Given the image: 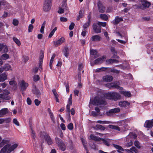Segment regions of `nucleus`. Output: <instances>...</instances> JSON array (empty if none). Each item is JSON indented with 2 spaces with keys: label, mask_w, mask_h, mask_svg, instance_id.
Here are the masks:
<instances>
[{
  "label": "nucleus",
  "mask_w": 153,
  "mask_h": 153,
  "mask_svg": "<svg viewBox=\"0 0 153 153\" xmlns=\"http://www.w3.org/2000/svg\"><path fill=\"white\" fill-rule=\"evenodd\" d=\"M97 25H101L103 27H105L106 25V22H99L97 23Z\"/></svg>",
  "instance_id": "603ef678"
},
{
  "label": "nucleus",
  "mask_w": 153,
  "mask_h": 153,
  "mask_svg": "<svg viewBox=\"0 0 153 153\" xmlns=\"http://www.w3.org/2000/svg\"><path fill=\"white\" fill-rule=\"evenodd\" d=\"M3 94H0V98L3 100H9L11 99V97L8 95L10 94V92L8 89H5L3 91ZM1 100H0V102Z\"/></svg>",
  "instance_id": "0eeeda50"
},
{
  "label": "nucleus",
  "mask_w": 153,
  "mask_h": 153,
  "mask_svg": "<svg viewBox=\"0 0 153 153\" xmlns=\"http://www.w3.org/2000/svg\"><path fill=\"white\" fill-rule=\"evenodd\" d=\"M8 110L7 108H3L0 110V117H2L4 116L8 113Z\"/></svg>",
  "instance_id": "b1692460"
},
{
  "label": "nucleus",
  "mask_w": 153,
  "mask_h": 153,
  "mask_svg": "<svg viewBox=\"0 0 153 153\" xmlns=\"http://www.w3.org/2000/svg\"><path fill=\"white\" fill-rule=\"evenodd\" d=\"M140 2L142 5L145 7H149L151 4L150 3L146 0H140Z\"/></svg>",
  "instance_id": "6ab92c4d"
},
{
  "label": "nucleus",
  "mask_w": 153,
  "mask_h": 153,
  "mask_svg": "<svg viewBox=\"0 0 153 153\" xmlns=\"http://www.w3.org/2000/svg\"><path fill=\"white\" fill-rule=\"evenodd\" d=\"M19 85V88L22 91H25L28 86V83L23 80L20 81Z\"/></svg>",
  "instance_id": "9d476101"
},
{
  "label": "nucleus",
  "mask_w": 153,
  "mask_h": 153,
  "mask_svg": "<svg viewBox=\"0 0 153 153\" xmlns=\"http://www.w3.org/2000/svg\"><path fill=\"white\" fill-rule=\"evenodd\" d=\"M93 27V29L95 33H98L101 32L100 27L97 26L96 24H94Z\"/></svg>",
  "instance_id": "412c9836"
},
{
  "label": "nucleus",
  "mask_w": 153,
  "mask_h": 153,
  "mask_svg": "<svg viewBox=\"0 0 153 153\" xmlns=\"http://www.w3.org/2000/svg\"><path fill=\"white\" fill-rule=\"evenodd\" d=\"M13 122L16 126H19V122H18L17 119H16V118H14L13 119Z\"/></svg>",
  "instance_id": "bf43d9fd"
},
{
  "label": "nucleus",
  "mask_w": 153,
  "mask_h": 153,
  "mask_svg": "<svg viewBox=\"0 0 153 153\" xmlns=\"http://www.w3.org/2000/svg\"><path fill=\"white\" fill-rule=\"evenodd\" d=\"M120 83L119 82H116L114 83H110L106 84V86L109 88H115L120 90H122L123 88L120 87L119 86Z\"/></svg>",
  "instance_id": "423d86ee"
},
{
  "label": "nucleus",
  "mask_w": 153,
  "mask_h": 153,
  "mask_svg": "<svg viewBox=\"0 0 153 153\" xmlns=\"http://www.w3.org/2000/svg\"><path fill=\"white\" fill-rule=\"evenodd\" d=\"M97 127L98 128L102 130H104L105 128L104 127L100 125H97Z\"/></svg>",
  "instance_id": "774afa93"
},
{
  "label": "nucleus",
  "mask_w": 153,
  "mask_h": 153,
  "mask_svg": "<svg viewBox=\"0 0 153 153\" xmlns=\"http://www.w3.org/2000/svg\"><path fill=\"white\" fill-rule=\"evenodd\" d=\"M32 91L37 97L39 98L40 97L41 94L38 89L36 88L35 85L33 86Z\"/></svg>",
  "instance_id": "aec40b11"
},
{
  "label": "nucleus",
  "mask_w": 153,
  "mask_h": 153,
  "mask_svg": "<svg viewBox=\"0 0 153 153\" xmlns=\"http://www.w3.org/2000/svg\"><path fill=\"white\" fill-rule=\"evenodd\" d=\"M9 84L10 85L15 86L17 87V84L15 81L14 80H11L9 82Z\"/></svg>",
  "instance_id": "37998d69"
},
{
  "label": "nucleus",
  "mask_w": 153,
  "mask_h": 153,
  "mask_svg": "<svg viewBox=\"0 0 153 153\" xmlns=\"http://www.w3.org/2000/svg\"><path fill=\"white\" fill-rule=\"evenodd\" d=\"M124 39L126 40V41H123V40H121L118 39H117L116 40H117V41H118L120 43L124 44L126 43V42L127 41V40L128 39L127 37L126 36V34L124 35Z\"/></svg>",
  "instance_id": "f704fd0d"
},
{
  "label": "nucleus",
  "mask_w": 153,
  "mask_h": 153,
  "mask_svg": "<svg viewBox=\"0 0 153 153\" xmlns=\"http://www.w3.org/2000/svg\"><path fill=\"white\" fill-rule=\"evenodd\" d=\"M106 59L105 56H103L96 59L94 61L96 64H99L102 63Z\"/></svg>",
  "instance_id": "dca6fc26"
},
{
  "label": "nucleus",
  "mask_w": 153,
  "mask_h": 153,
  "mask_svg": "<svg viewBox=\"0 0 153 153\" xmlns=\"http://www.w3.org/2000/svg\"><path fill=\"white\" fill-rule=\"evenodd\" d=\"M69 130H72L74 128L73 125L72 123H70L67 126Z\"/></svg>",
  "instance_id": "3c124183"
},
{
  "label": "nucleus",
  "mask_w": 153,
  "mask_h": 153,
  "mask_svg": "<svg viewBox=\"0 0 153 153\" xmlns=\"http://www.w3.org/2000/svg\"><path fill=\"white\" fill-rule=\"evenodd\" d=\"M27 103L28 105H31L32 104V101L30 99L29 97H27L26 100Z\"/></svg>",
  "instance_id": "13d9d810"
},
{
  "label": "nucleus",
  "mask_w": 153,
  "mask_h": 153,
  "mask_svg": "<svg viewBox=\"0 0 153 153\" xmlns=\"http://www.w3.org/2000/svg\"><path fill=\"white\" fill-rule=\"evenodd\" d=\"M67 4L66 1H63L62 3L61 7H60L59 8V10H58V13L59 14L63 13L65 10H67V8L66 6Z\"/></svg>",
  "instance_id": "9b49d317"
},
{
  "label": "nucleus",
  "mask_w": 153,
  "mask_h": 153,
  "mask_svg": "<svg viewBox=\"0 0 153 153\" xmlns=\"http://www.w3.org/2000/svg\"><path fill=\"white\" fill-rule=\"evenodd\" d=\"M43 57H42L41 58L39 59V70L41 69V70L42 69V64L43 61Z\"/></svg>",
  "instance_id": "c03bdc74"
},
{
  "label": "nucleus",
  "mask_w": 153,
  "mask_h": 153,
  "mask_svg": "<svg viewBox=\"0 0 153 153\" xmlns=\"http://www.w3.org/2000/svg\"><path fill=\"white\" fill-rule=\"evenodd\" d=\"M13 24L14 26H17L19 24V21L17 19H13Z\"/></svg>",
  "instance_id": "de8ad7c7"
},
{
  "label": "nucleus",
  "mask_w": 153,
  "mask_h": 153,
  "mask_svg": "<svg viewBox=\"0 0 153 153\" xmlns=\"http://www.w3.org/2000/svg\"><path fill=\"white\" fill-rule=\"evenodd\" d=\"M2 50H3V51L4 53H7L8 51V49L7 46L5 45H4L3 44Z\"/></svg>",
  "instance_id": "09e8293b"
},
{
  "label": "nucleus",
  "mask_w": 153,
  "mask_h": 153,
  "mask_svg": "<svg viewBox=\"0 0 153 153\" xmlns=\"http://www.w3.org/2000/svg\"><path fill=\"white\" fill-rule=\"evenodd\" d=\"M113 59H110L108 60H107L106 61V64H111L113 63Z\"/></svg>",
  "instance_id": "5fc2aeb1"
},
{
  "label": "nucleus",
  "mask_w": 153,
  "mask_h": 153,
  "mask_svg": "<svg viewBox=\"0 0 153 153\" xmlns=\"http://www.w3.org/2000/svg\"><path fill=\"white\" fill-rule=\"evenodd\" d=\"M90 137L91 139L96 141H100L101 139V138L98 137L93 134L90 135Z\"/></svg>",
  "instance_id": "72a5a7b5"
},
{
  "label": "nucleus",
  "mask_w": 153,
  "mask_h": 153,
  "mask_svg": "<svg viewBox=\"0 0 153 153\" xmlns=\"http://www.w3.org/2000/svg\"><path fill=\"white\" fill-rule=\"evenodd\" d=\"M55 140L59 149L62 151H65L66 149V147L62 140L57 137L55 138Z\"/></svg>",
  "instance_id": "6e6552de"
},
{
  "label": "nucleus",
  "mask_w": 153,
  "mask_h": 153,
  "mask_svg": "<svg viewBox=\"0 0 153 153\" xmlns=\"http://www.w3.org/2000/svg\"><path fill=\"white\" fill-rule=\"evenodd\" d=\"M131 120L130 119H126L124 120L120 121L118 122V124L119 126L123 125L125 126H127L128 123H130Z\"/></svg>",
  "instance_id": "2eb2a0df"
},
{
  "label": "nucleus",
  "mask_w": 153,
  "mask_h": 153,
  "mask_svg": "<svg viewBox=\"0 0 153 153\" xmlns=\"http://www.w3.org/2000/svg\"><path fill=\"white\" fill-rule=\"evenodd\" d=\"M18 146L17 143H15L11 146L9 144H7L1 149V153H10L17 148Z\"/></svg>",
  "instance_id": "7ed1b4c3"
},
{
  "label": "nucleus",
  "mask_w": 153,
  "mask_h": 153,
  "mask_svg": "<svg viewBox=\"0 0 153 153\" xmlns=\"http://www.w3.org/2000/svg\"><path fill=\"white\" fill-rule=\"evenodd\" d=\"M34 103L35 105L36 106H38L41 103V102L38 99H35L34 100Z\"/></svg>",
  "instance_id": "680f3d73"
},
{
  "label": "nucleus",
  "mask_w": 153,
  "mask_h": 153,
  "mask_svg": "<svg viewBox=\"0 0 153 153\" xmlns=\"http://www.w3.org/2000/svg\"><path fill=\"white\" fill-rule=\"evenodd\" d=\"M8 142V141L7 140H3L0 143V148L2 147L4 145L7 143Z\"/></svg>",
  "instance_id": "79ce46f5"
},
{
  "label": "nucleus",
  "mask_w": 153,
  "mask_h": 153,
  "mask_svg": "<svg viewBox=\"0 0 153 153\" xmlns=\"http://www.w3.org/2000/svg\"><path fill=\"white\" fill-rule=\"evenodd\" d=\"M7 79V76L5 73H2L0 75V82H3Z\"/></svg>",
  "instance_id": "4be33fe9"
},
{
  "label": "nucleus",
  "mask_w": 153,
  "mask_h": 153,
  "mask_svg": "<svg viewBox=\"0 0 153 153\" xmlns=\"http://www.w3.org/2000/svg\"><path fill=\"white\" fill-rule=\"evenodd\" d=\"M46 24V22L45 21H44L42 24L40 30V32L42 33H44V30L45 27V25Z\"/></svg>",
  "instance_id": "e433bc0d"
},
{
  "label": "nucleus",
  "mask_w": 153,
  "mask_h": 153,
  "mask_svg": "<svg viewBox=\"0 0 153 153\" xmlns=\"http://www.w3.org/2000/svg\"><path fill=\"white\" fill-rule=\"evenodd\" d=\"M101 37L99 35H95L93 36L91 38V40L92 41L98 42L100 40Z\"/></svg>",
  "instance_id": "393cba45"
},
{
  "label": "nucleus",
  "mask_w": 153,
  "mask_h": 153,
  "mask_svg": "<svg viewBox=\"0 0 153 153\" xmlns=\"http://www.w3.org/2000/svg\"><path fill=\"white\" fill-rule=\"evenodd\" d=\"M106 98L109 100L117 101L121 98L120 95L115 92H108L105 94Z\"/></svg>",
  "instance_id": "f03ea898"
},
{
  "label": "nucleus",
  "mask_w": 153,
  "mask_h": 153,
  "mask_svg": "<svg viewBox=\"0 0 153 153\" xmlns=\"http://www.w3.org/2000/svg\"><path fill=\"white\" fill-rule=\"evenodd\" d=\"M118 105L121 107L127 108L129 106L130 103L128 101H124L120 102Z\"/></svg>",
  "instance_id": "4468645a"
},
{
  "label": "nucleus",
  "mask_w": 153,
  "mask_h": 153,
  "mask_svg": "<svg viewBox=\"0 0 153 153\" xmlns=\"http://www.w3.org/2000/svg\"><path fill=\"white\" fill-rule=\"evenodd\" d=\"M153 126V119L146 121L144 124V126L146 128H151Z\"/></svg>",
  "instance_id": "a211bd4d"
},
{
  "label": "nucleus",
  "mask_w": 153,
  "mask_h": 153,
  "mask_svg": "<svg viewBox=\"0 0 153 153\" xmlns=\"http://www.w3.org/2000/svg\"><path fill=\"white\" fill-rule=\"evenodd\" d=\"M10 57L9 54L5 53L3 54L0 57V59L1 60H6L9 59Z\"/></svg>",
  "instance_id": "c756f323"
},
{
  "label": "nucleus",
  "mask_w": 153,
  "mask_h": 153,
  "mask_svg": "<svg viewBox=\"0 0 153 153\" xmlns=\"http://www.w3.org/2000/svg\"><path fill=\"white\" fill-rule=\"evenodd\" d=\"M90 19H88V21L87 22L85 23L83 26V29L84 30H87V28L88 27L90 24Z\"/></svg>",
  "instance_id": "473e14b6"
},
{
  "label": "nucleus",
  "mask_w": 153,
  "mask_h": 153,
  "mask_svg": "<svg viewBox=\"0 0 153 153\" xmlns=\"http://www.w3.org/2000/svg\"><path fill=\"white\" fill-rule=\"evenodd\" d=\"M52 1L45 0L43 6L44 11L47 12L50 10L51 8Z\"/></svg>",
  "instance_id": "1a4fd4ad"
},
{
  "label": "nucleus",
  "mask_w": 153,
  "mask_h": 153,
  "mask_svg": "<svg viewBox=\"0 0 153 153\" xmlns=\"http://www.w3.org/2000/svg\"><path fill=\"white\" fill-rule=\"evenodd\" d=\"M114 146L115 147L116 149H118L119 150L124 151V149H123L120 146L118 145H114Z\"/></svg>",
  "instance_id": "a18cd8bd"
},
{
  "label": "nucleus",
  "mask_w": 153,
  "mask_h": 153,
  "mask_svg": "<svg viewBox=\"0 0 153 153\" xmlns=\"http://www.w3.org/2000/svg\"><path fill=\"white\" fill-rule=\"evenodd\" d=\"M3 69V71H5L9 70H12L11 66L8 64H7L4 65L3 68H1Z\"/></svg>",
  "instance_id": "a878e982"
},
{
  "label": "nucleus",
  "mask_w": 153,
  "mask_h": 153,
  "mask_svg": "<svg viewBox=\"0 0 153 153\" xmlns=\"http://www.w3.org/2000/svg\"><path fill=\"white\" fill-rule=\"evenodd\" d=\"M120 93L126 97H129L131 96V93L128 91H120Z\"/></svg>",
  "instance_id": "bb28decb"
},
{
  "label": "nucleus",
  "mask_w": 153,
  "mask_h": 153,
  "mask_svg": "<svg viewBox=\"0 0 153 153\" xmlns=\"http://www.w3.org/2000/svg\"><path fill=\"white\" fill-rule=\"evenodd\" d=\"M120 111V108H115L110 110L106 112V114L108 116H111L112 114L118 113Z\"/></svg>",
  "instance_id": "f8f14e48"
},
{
  "label": "nucleus",
  "mask_w": 153,
  "mask_h": 153,
  "mask_svg": "<svg viewBox=\"0 0 153 153\" xmlns=\"http://www.w3.org/2000/svg\"><path fill=\"white\" fill-rule=\"evenodd\" d=\"M134 146L138 149L140 148V143L138 141H136L134 142Z\"/></svg>",
  "instance_id": "49530a36"
},
{
  "label": "nucleus",
  "mask_w": 153,
  "mask_h": 153,
  "mask_svg": "<svg viewBox=\"0 0 153 153\" xmlns=\"http://www.w3.org/2000/svg\"><path fill=\"white\" fill-rule=\"evenodd\" d=\"M105 104V99L104 98L100 96H96L93 99H91L89 104L90 108L91 107L92 105H98Z\"/></svg>",
  "instance_id": "f257e3e1"
},
{
  "label": "nucleus",
  "mask_w": 153,
  "mask_h": 153,
  "mask_svg": "<svg viewBox=\"0 0 153 153\" xmlns=\"http://www.w3.org/2000/svg\"><path fill=\"white\" fill-rule=\"evenodd\" d=\"M100 17L101 19L104 20L106 21L108 19V16L105 14H101L100 15Z\"/></svg>",
  "instance_id": "58836bf2"
},
{
  "label": "nucleus",
  "mask_w": 153,
  "mask_h": 153,
  "mask_svg": "<svg viewBox=\"0 0 153 153\" xmlns=\"http://www.w3.org/2000/svg\"><path fill=\"white\" fill-rule=\"evenodd\" d=\"M109 127L110 128H111L112 129H114L115 130H118V131H120V129L119 127H118L117 126H113L111 125H109Z\"/></svg>",
  "instance_id": "a19ab883"
},
{
  "label": "nucleus",
  "mask_w": 153,
  "mask_h": 153,
  "mask_svg": "<svg viewBox=\"0 0 153 153\" xmlns=\"http://www.w3.org/2000/svg\"><path fill=\"white\" fill-rule=\"evenodd\" d=\"M39 76L38 75H35L33 77V80L35 81H37L39 80Z\"/></svg>",
  "instance_id": "052dcab7"
},
{
  "label": "nucleus",
  "mask_w": 153,
  "mask_h": 153,
  "mask_svg": "<svg viewBox=\"0 0 153 153\" xmlns=\"http://www.w3.org/2000/svg\"><path fill=\"white\" fill-rule=\"evenodd\" d=\"M60 20L62 22H66L68 19L67 18L64 17H60Z\"/></svg>",
  "instance_id": "e2e57ef3"
},
{
  "label": "nucleus",
  "mask_w": 153,
  "mask_h": 153,
  "mask_svg": "<svg viewBox=\"0 0 153 153\" xmlns=\"http://www.w3.org/2000/svg\"><path fill=\"white\" fill-rule=\"evenodd\" d=\"M13 40L18 46H19L20 45L21 43L20 41L16 37H13Z\"/></svg>",
  "instance_id": "4c0bfd02"
},
{
  "label": "nucleus",
  "mask_w": 153,
  "mask_h": 153,
  "mask_svg": "<svg viewBox=\"0 0 153 153\" xmlns=\"http://www.w3.org/2000/svg\"><path fill=\"white\" fill-rule=\"evenodd\" d=\"M48 112H49L50 116V117H51L52 121L54 123H55V120L54 117L53 116V113L51 112L50 109L49 108L48 109Z\"/></svg>",
  "instance_id": "7c9ffc66"
},
{
  "label": "nucleus",
  "mask_w": 153,
  "mask_h": 153,
  "mask_svg": "<svg viewBox=\"0 0 153 153\" xmlns=\"http://www.w3.org/2000/svg\"><path fill=\"white\" fill-rule=\"evenodd\" d=\"M31 137L33 139H35L36 137L35 134L33 130L32 129H31Z\"/></svg>",
  "instance_id": "864d4df0"
},
{
  "label": "nucleus",
  "mask_w": 153,
  "mask_h": 153,
  "mask_svg": "<svg viewBox=\"0 0 153 153\" xmlns=\"http://www.w3.org/2000/svg\"><path fill=\"white\" fill-rule=\"evenodd\" d=\"M63 53L64 55L66 57H67L69 54L68 48L67 47H65L63 50Z\"/></svg>",
  "instance_id": "2f4dec72"
},
{
  "label": "nucleus",
  "mask_w": 153,
  "mask_h": 153,
  "mask_svg": "<svg viewBox=\"0 0 153 153\" xmlns=\"http://www.w3.org/2000/svg\"><path fill=\"white\" fill-rule=\"evenodd\" d=\"M97 52L96 50H90V53L92 55H96Z\"/></svg>",
  "instance_id": "4d7b16f0"
},
{
  "label": "nucleus",
  "mask_w": 153,
  "mask_h": 153,
  "mask_svg": "<svg viewBox=\"0 0 153 153\" xmlns=\"http://www.w3.org/2000/svg\"><path fill=\"white\" fill-rule=\"evenodd\" d=\"M136 137L137 136L134 133H130L126 137V141L128 142L126 144V146L127 147L131 146L133 143L132 141L136 138Z\"/></svg>",
  "instance_id": "20e7f679"
},
{
  "label": "nucleus",
  "mask_w": 153,
  "mask_h": 153,
  "mask_svg": "<svg viewBox=\"0 0 153 153\" xmlns=\"http://www.w3.org/2000/svg\"><path fill=\"white\" fill-rule=\"evenodd\" d=\"M75 24L73 23H71L69 26V29L70 30H73Z\"/></svg>",
  "instance_id": "69168bd1"
},
{
  "label": "nucleus",
  "mask_w": 153,
  "mask_h": 153,
  "mask_svg": "<svg viewBox=\"0 0 153 153\" xmlns=\"http://www.w3.org/2000/svg\"><path fill=\"white\" fill-rule=\"evenodd\" d=\"M84 66V65L83 64H79L78 65V70L79 71H80Z\"/></svg>",
  "instance_id": "338daca9"
},
{
  "label": "nucleus",
  "mask_w": 153,
  "mask_h": 153,
  "mask_svg": "<svg viewBox=\"0 0 153 153\" xmlns=\"http://www.w3.org/2000/svg\"><path fill=\"white\" fill-rule=\"evenodd\" d=\"M103 80L104 81L106 82H110L112 81L113 78V77L111 76L106 75L104 76L103 77Z\"/></svg>",
  "instance_id": "5701e85b"
},
{
  "label": "nucleus",
  "mask_w": 153,
  "mask_h": 153,
  "mask_svg": "<svg viewBox=\"0 0 153 153\" xmlns=\"http://www.w3.org/2000/svg\"><path fill=\"white\" fill-rule=\"evenodd\" d=\"M100 140H102L103 143L107 146H109L110 143V140L108 139L101 138Z\"/></svg>",
  "instance_id": "cd10ccee"
},
{
  "label": "nucleus",
  "mask_w": 153,
  "mask_h": 153,
  "mask_svg": "<svg viewBox=\"0 0 153 153\" xmlns=\"http://www.w3.org/2000/svg\"><path fill=\"white\" fill-rule=\"evenodd\" d=\"M57 29V28L56 27H55L50 32L49 36V38H51L54 34L55 32L56 31Z\"/></svg>",
  "instance_id": "ea45409f"
},
{
  "label": "nucleus",
  "mask_w": 153,
  "mask_h": 153,
  "mask_svg": "<svg viewBox=\"0 0 153 153\" xmlns=\"http://www.w3.org/2000/svg\"><path fill=\"white\" fill-rule=\"evenodd\" d=\"M40 137L44 139L48 145H51L53 143V141L49 135L45 132H42L40 135Z\"/></svg>",
  "instance_id": "39448f33"
},
{
  "label": "nucleus",
  "mask_w": 153,
  "mask_h": 153,
  "mask_svg": "<svg viewBox=\"0 0 153 153\" xmlns=\"http://www.w3.org/2000/svg\"><path fill=\"white\" fill-rule=\"evenodd\" d=\"M111 71L112 72L115 73L116 74H118L120 72V71L114 68H112L111 70Z\"/></svg>",
  "instance_id": "0e129e2a"
},
{
  "label": "nucleus",
  "mask_w": 153,
  "mask_h": 153,
  "mask_svg": "<svg viewBox=\"0 0 153 153\" xmlns=\"http://www.w3.org/2000/svg\"><path fill=\"white\" fill-rule=\"evenodd\" d=\"M96 123L102 124H108L110 123H112L111 122L107 121H101V120H98Z\"/></svg>",
  "instance_id": "c9c22d12"
},
{
  "label": "nucleus",
  "mask_w": 153,
  "mask_h": 153,
  "mask_svg": "<svg viewBox=\"0 0 153 153\" xmlns=\"http://www.w3.org/2000/svg\"><path fill=\"white\" fill-rule=\"evenodd\" d=\"M33 28V26L32 24H30L28 26V30L29 32H31Z\"/></svg>",
  "instance_id": "8fccbe9b"
},
{
  "label": "nucleus",
  "mask_w": 153,
  "mask_h": 153,
  "mask_svg": "<svg viewBox=\"0 0 153 153\" xmlns=\"http://www.w3.org/2000/svg\"><path fill=\"white\" fill-rule=\"evenodd\" d=\"M122 20L123 19L122 18L117 16L115 17V19L112 22L114 24H117Z\"/></svg>",
  "instance_id": "c85d7f7f"
},
{
  "label": "nucleus",
  "mask_w": 153,
  "mask_h": 153,
  "mask_svg": "<svg viewBox=\"0 0 153 153\" xmlns=\"http://www.w3.org/2000/svg\"><path fill=\"white\" fill-rule=\"evenodd\" d=\"M65 41V39L64 37H62L57 41L53 42L54 45L55 46H57L64 42Z\"/></svg>",
  "instance_id": "f3484780"
},
{
  "label": "nucleus",
  "mask_w": 153,
  "mask_h": 153,
  "mask_svg": "<svg viewBox=\"0 0 153 153\" xmlns=\"http://www.w3.org/2000/svg\"><path fill=\"white\" fill-rule=\"evenodd\" d=\"M97 5L99 11L100 13H103L105 10V7L100 1L98 2Z\"/></svg>",
  "instance_id": "ddd939ff"
},
{
  "label": "nucleus",
  "mask_w": 153,
  "mask_h": 153,
  "mask_svg": "<svg viewBox=\"0 0 153 153\" xmlns=\"http://www.w3.org/2000/svg\"><path fill=\"white\" fill-rule=\"evenodd\" d=\"M81 140L82 141V143L84 146L85 148L86 149V143L85 140L82 138H81Z\"/></svg>",
  "instance_id": "6e6d98bb"
}]
</instances>
